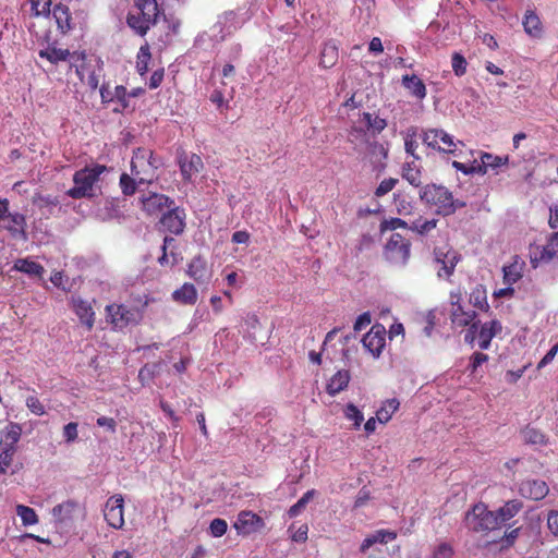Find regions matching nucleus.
Listing matches in <instances>:
<instances>
[{
    "label": "nucleus",
    "instance_id": "f257e3e1",
    "mask_svg": "<svg viewBox=\"0 0 558 558\" xmlns=\"http://www.w3.org/2000/svg\"><path fill=\"white\" fill-rule=\"evenodd\" d=\"M162 166L161 159L153 150L140 147L133 151L131 159V174L122 173L120 187L126 196L133 195L141 185L151 184L158 179V169Z\"/></svg>",
    "mask_w": 558,
    "mask_h": 558
},
{
    "label": "nucleus",
    "instance_id": "f03ea898",
    "mask_svg": "<svg viewBox=\"0 0 558 558\" xmlns=\"http://www.w3.org/2000/svg\"><path fill=\"white\" fill-rule=\"evenodd\" d=\"M422 202L436 208L441 216L452 215L457 209L465 206L464 202L454 199L452 193L442 185L426 184L420 190Z\"/></svg>",
    "mask_w": 558,
    "mask_h": 558
},
{
    "label": "nucleus",
    "instance_id": "7ed1b4c3",
    "mask_svg": "<svg viewBox=\"0 0 558 558\" xmlns=\"http://www.w3.org/2000/svg\"><path fill=\"white\" fill-rule=\"evenodd\" d=\"M105 171H107V168L101 165L76 171L73 175L74 186L68 190L66 195L74 199L94 197L96 195V184Z\"/></svg>",
    "mask_w": 558,
    "mask_h": 558
},
{
    "label": "nucleus",
    "instance_id": "20e7f679",
    "mask_svg": "<svg viewBox=\"0 0 558 558\" xmlns=\"http://www.w3.org/2000/svg\"><path fill=\"white\" fill-rule=\"evenodd\" d=\"M423 144L433 151L458 156L457 147L461 142H456L453 136L442 129H425L420 135Z\"/></svg>",
    "mask_w": 558,
    "mask_h": 558
},
{
    "label": "nucleus",
    "instance_id": "39448f33",
    "mask_svg": "<svg viewBox=\"0 0 558 558\" xmlns=\"http://www.w3.org/2000/svg\"><path fill=\"white\" fill-rule=\"evenodd\" d=\"M464 523L473 532H488L498 529L495 512L489 511L487 506L482 502L474 505L465 513Z\"/></svg>",
    "mask_w": 558,
    "mask_h": 558
},
{
    "label": "nucleus",
    "instance_id": "423d86ee",
    "mask_svg": "<svg viewBox=\"0 0 558 558\" xmlns=\"http://www.w3.org/2000/svg\"><path fill=\"white\" fill-rule=\"evenodd\" d=\"M386 257L395 265L404 266L410 257V242L399 233L392 234L386 244Z\"/></svg>",
    "mask_w": 558,
    "mask_h": 558
},
{
    "label": "nucleus",
    "instance_id": "0eeeda50",
    "mask_svg": "<svg viewBox=\"0 0 558 558\" xmlns=\"http://www.w3.org/2000/svg\"><path fill=\"white\" fill-rule=\"evenodd\" d=\"M106 312L110 323L114 328L122 329L129 324H135L140 319L137 311L129 308L124 305L111 304L106 307Z\"/></svg>",
    "mask_w": 558,
    "mask_h": 558
},
{
    "label": "nucleus",
    "instance_id": "6e6552de",
    "mask_svg": "<svg viewBox=\"0 0 558 558\" xmlns=\"http://www.w3.org/2000/svg\"><path fill=\"white\" fill-rule=\"evenodd\" d=\"M124 499L121 495L111 496L104 509V517L109 526L120 530L124 525Z\"/></svg>",
    "mask_w": 558,
    "mask_h": 558
},
{
    "label": "nucleus",
    "instance_id": "1a4fd4ad",
    "mask_svg": "<svg viewBox=\"0 0 558 558\" xmlns=\"http://www.w3.org/2000/svg\"><path fill=\"white\" fill-rule=\"evenodd\" d=\"M362 343L374 357H378L386 344V328L380 324L373 325Z\"/></svg>",
    "mask_w": 558,
    "mask_h": 558
},
{
    "label": "nucleus",
    "instance_id": "9d476101",
    "mask_svg": "<svg viewBox=\"0 0 558 558\" xmlns=\"http://www.w3.org/2000/svg\"><path fill=\"white\" fill-rule=\"evenodd\" d=\"M142 209L149 216L162 215L167 209L173 206V201L159 193H149L141 198Z\"/></svg>",
    "mask_w": 558,
    "mask_h": 558
},
{
    "label": "nucleus",
    "instance_id": "9b49d317",
    "mask_svg": "<svg viewBox=\"0 0 558 558\" xmlns=\"http://www.w3.org/2000/svg\"><path fill=\"white\" fill-rule=\"evenodd\" d=\"M233 526L239 534L250 535L258 532L264 526V521L251 511H242L239 513Z\"/></svg>",
    "mask_w": 558,
    "mask_h": 558
},
{
    "label": "nucleus",
    "instance_id": "f8f14e48",
    "mask_svg": "<svg viewBox=\"0 0 558 558\" xmlns=\"http://www.w3.org/2000/svg\"><path fill=\"white\" fill-rule=\"evenodd\" d=\"M460 260V255L453 250H435V262L440 265L437 272L439 277H450Z\"/></svg>",
    "mask_w": 558,
    "mask_h": 558
},
{
    "label": "nucleus",
    "instance_id": "ddd939ff",
    "mask_svg": "<svg viewBox=\"0 0 558 558\" xmlns=\"http://www.w3.org/2000/svg\"><path fill=\"white\" fill-rule=\"evenodd\" d=\"M185 213L183 209H180L179 207L172 206L167 209L160 219V223L165 229H167L169 232L173 234H180L183 232L185 227Z\"/></svg>",
    "mask_w": 558,
    "mask_h": 558
},
{
    "label": "nucleus",
    "instance_id": "4468645a",
    "mask_svg": "<svg viewBox=\"0 0 558 558\" xmlns=\"http://www.w3.org/2000/svg\"><path fill=\"white\" fill-rule=\"evenodd\" d=\"M187 275L198 284L207 286L213 277V270L204 258L196 256L189 264Z\"/></svg>",
    "mask_w": 558,
    "mask_h": 558
},
{
    "label": "nucleus",
    "instance_id": "2eb2a0df",
    "mask_svg": "<svg viewBox=\"0 0 558 558\" xmlns=\"http://www.w3.org/2000/svg\"><path fill=\"white\" fill-rule=\"evenodd\" d=\"M51 513L57 522L66 524L76 519L82 513V509L77 502L68 500L53 507Z\"/></svg>",
    "mask_w": 558,
    "mask_h": 558
},
{
    "label": "nucleus",
    "instance_id": "dca6fc26",
    "mask_svg": "<svg viewBox=\"0 0 558 558\" xmlns=\"http://www.w3.org/2000/svg\"><path fill=\"white\" fill-rule=\"evenodd\" d=\"M549 488L542 480H526L519 485V493L525 498L541 500L548 494Z\"/></svg>",
    "mask_w": 558,
    "mask_h": 558
},
{
    "label": "nucleus",
    "instance_id": "f3484780",
    "mask_svg": "<svg viewBox=\"0 0 558 558\" xmlns=\"http://www.w3.org/2000/svg\"><path fill=\"white\" fill-rule=\"evenodd\" d=\"M502 330V325L499 320L493 319L484 324L478 323L477 337L478 347L482 350H487L494 337L498 336Z\"/></svg>",
    "mask_w": 558,
    "mask_h": 558
},
{
    "label": "nucleus",
    "instance_id": "a211bd4d",
    "mask_svg": "<svg viewBox=\"0 0 558 558\" xmlns=\"http://www.w3.org/2000/svg\"><path fill=\"white\" fill-rule=\"evenodd\" d=\"M366 158L375 170L381 171L386 168L388 148L379 142H369L367 144Z\"/></svg>",
    "mask_w": 558,
    "mask_h": 558
},
{
    "label": "nucleus",
    "instance_id": "6ab92c4d",
    "mask_svg": "<svg viewBox=\"0 0 558 558\" xmlns=\"http://www.w3.org/2000/svg\"><path fill=\"white\" fill-rule=\"evenodd\" d=\"M181 173L184 179L191 180L204 167L202 158L196 154H183L179 157Z\"/></svg>",
    "mask_w": 558,
    "mask_h": 558
},
{
    "label": "nucleus",
    "instance_id": "aec40b11",
    "mask_svg": "<svg viewBox=\"0 0 558 558\" xmlns=\"http://www.w3.org/2000/svg\"><path fill=\"white\" fill-rule=\"evenodd\" d=\"M396 534L393 532H389L386 530H379L374 532L373 534H369L365 537V539L362 542L360 546V551L363 554H368V557H373V553H369V549L373 548L376 545H385L389 541L395 539Z\"/></svg>",
    "mask_w": 558,
    "mask_h": 558
},
{
    "label": "nucleus",
    "instance_id": "412c9836",
    "mask_svg": "<svg viewBox=\"0 0 558 558\" xmlns=\"http://www.w3.org/2000/svg\"><path fill=\"white\" fill-rule=\"evenodd\" d=\"M357 123L361 124L366 133H369L373 136L379 134L387 126V122L384 118L371 112H363L360 116Z\"/></svg>",
    "mask_w": 558,
    "mask_h": 558
},
{
    "label": "nucleus",
    "instance_id": "4be33fe9",
    "mask_svg": "<svg viewBox=\"0 0 558 558\" xmlns=\"http://www.w3.org/2000/svg\"><path fill=\"white\" fill-rule=\"evenodd\" d=\"M481 162H477V174L484 175L488 169L497 170L509 161L508 156H496L490 153H481Z\"/></svg>",
    "mask_w": 558,
    "mask_h": 558
},
{
    "label": "nucleus",
    "instance_id": "5701e85b",
    "mask_svg": "<svg viewBox=\"0 0 558 558\" xmlns=\"http://www.w3.org/2000/svg\"><path fill=\"white\" fill-rule=\"evenodd\" d=\"M73 307L81 323L84 324L88 330H90L95 322V313L90 304L82 299H76L73 301Z\"/></svg>",
    "mask_w": 558,
    "mask_h": 558
},
{
    "label": "nucleus",
    "instance_id": "b1692460",
    "mask_svg": "<svg viewBox=\"0 0 558 558\" xmlns=\"http://www.w3.org/2000/svg\"><path fill=\"white\" fill-rule=\"evenodd\" d=\"M8 225L4 227L14 238L26 239V219L19 213L8 214Z\"/></svg>",
    "mask_w": 558,
    "mask_h": 558
},
{
    "label": "nucleus",
    "instance_id": "393cba45",
    "mask_svg": "<svg viewBox=\"0 0 558 558\" xmlns=\"http://www.w3.org/2000/svg\"><path fill=\"white\" fill-rule=\"evenodd\" d=\"M557 254L547 243L544 246H534L530 248V262L534 268L542 263L550 262Z\"/></svg>",
    "mask_w": 558,
    "mask_h": 558
},
{
    "label": "nucleus",
    "instance_id": "a878e982",
    "mask_svg": "<svg viewBox=\"0 0 558 558\" xmlns=\"http://www.w3.org/2000/svg\"><path fill=\"white\" fill-rule=\"evenodd\" d=\"M172 299L180 304L193 305L197 301V290L192 283L186 282L173 291Z\"/></svg>",
    "mask_w": 558,
    "mask_h": 558
},
{
    "label": "nucleus",
    "instance_id": "bb28decb",
    "mask_svg": "<svg viewBox=\"0 0 558 558\" xmlns=\"http://www.w3.org/2000/svg\"><path fill=\"white\" fill-rule=\"evenodd\" d=\"M476 313L471 310H465L463 305H457L450 311V319L454 326L465 327L473 323Z\"/></svg>",
    "mask_w": 558,
    "mask_h": 558
},
{
    "label": "nucleus",
    "instance_id": "cd10ccee",
    "mask_svg": "<svg viewBox=\"0 0 558 558\" xmlns=\"http://www.w3.org/2000/svg\"><path fill=\"white\" fill-rule=\"evenodd\" d=\"M402 85L415 98L424 99L426 97V86L416 75H403Z\"/></svg>",
    "mask_w": 558,
    "mask_h": 558
},
{
    "label": "nucleus",
    "instance_id": "c85d7f7f",
    "mask_svg": "<svg viewBox=\"0 0 558 558\" xmlns=\"http://www.w3.org/2000/svg\"><path fill=\"white\" fill-rule=\"evenodd\" d=\"M135 7L140 14L146 19L148 23L154 25L158 17V4L156 0H134Z\"/></svg>",
    "mask_w": 558,
    "mask_h": 558
},
{
    "label": "nucleus",
    "instance_id": "c756f323",
    "mask_svg": "<svg viewBox=\"0 0 558 558\" xmlns=\"http://www.w3.org/2000/svg\"><path fill=\"white\" fill-rule=\"evenodd\" d=\"M521 509L522 502L519 500H510L506 502L497 512H495L498 527L518 514Z\"/></svg>",
    "mask_w": 558,
    "mask_h": 558
},
{
    "label": "nucleus",
    "instance_id": "7c9ffc66",
    "mask_svg": "<svg viewBox=\"0 0 558 558\" xmlns=\"http://www.w3.org/2000/svg\"><path fill=\"white\" fill-rule=\"evenodd\" d=\"M33 204L41 211V217L49 218L59 205V199L52 196L36 195L33 197Z\"/></svg>",
    "mask_w": 558,
    "mask_h": 558
},
{
    "label": "nucleus",
    "instance_id": "2f4dec72",
    "mask_svg": "<svg viewBox=\"0 0 558 558\" xmlns=\"http://www.w3.org/2000/svg\"><path fill=\"white\" fill-rule=\"evenodd\" d=\"M524 263L520 262L515 256L513 263L508 266L502 267L504 271V281L505 283L511 286L518 282L522 278Z\"/></svg>",
    "mask_w": 558,
    "mask_h": 558
},
{
    "label": "nucleus",
    "instance_id": "473e14b6",
    "mask_svg": "<svg viewBox=\"0 0 558 558\" xmlns=\"http://www.w3.org/2000/svg\"><path fill=\"white\" fill-rule=\"evenodd\" d=\"M350 381V374L348 371L337 372L329 380L327 385V392L330 396H335L340 391L344 390Z\"/></svg>",
    "mask_w": 558,
    "mask_h": 558
},
{
    "label": "nucleus",
    "instance_id": "72a5a7b5",
    "mask_svg": "<svg viewBox=\"0 0 558 558\" xmlns=\"http://www.w3.org/2000/svg\"><path fill=\"white\" fill-rule=\"evenodd\" d=\"M13 269L27 274L31 277H41L44 274V267L28 258H19L13 265Z\"/></svg>",
    "mask_w": 558,
    "mask_h": 558
},
{
    "label": "nucleus",
    "instance_id": "f704fd0d",
    "mask_svg": "<svg viewBox=\"0 0 558 558\" xmlns=\"http://www.w3.org/2000/svg\"><path fill=\"white\" fill-rule=\"evenodd\" d=\"M52 15L57 22L58 28L65 33L71 28V15L69 8L64 4H56L52 9Z\"/></svg>",
    "mask_w": 558,
    "mask_h": 558
},
{
    "label": "nucleus",
    "instance_id": "c9c22d12",
    "mask_svg": "<svg viewBox=\"0 0 558 558\" xmlns=\"http://www.w3.org/2000/svg\"><path fill=\"white\" fill-rule=\"evenodd\" d=\"M338 60V47L333 41H328L323 46L320 51V65L329 69L336 64Z\"/></svg>",
    "mask_w": 558,
    "mask_h": 558
},
{
    "label": "nucleus",
    "instance_id": "e433bc0d",
    "mask_svg": "<svg viewBox=\"0 0 558 558\" xmlns=\"http://www.w3.org/2000/svg\"><path fill=\"white\" fill-rule=\"evenodd\" d=\"M524 31L533 37H538L542 33L541 20L534 11L527 10L523 19Z\"/></svg>",
    "mask_w": 558,
    "mask_h": 558
},
{
    "label": "nucleus",
    "instance_id": "4c0bfd02",
    "mask_svg": "<svg viewBox=\"0 0 558 558\" xmlns=\"http://www.w3.org/2000/svg\"><path fill=\"white\" fill-rule=\"evenodd\" d=\"M522 438L526 444L533 446H545L548 441L546 435L542 430L530 426L522 430Z\"/></svg>",
    "mask_w": 558,
    "mask_h": 558
},
{
    "label": "nucleus",
    "instance_id": "58836bf2",
    "mask_svg": "<svg viewBox=\"0 0 558 558\" xmlns=\"http://www.w3.org/2000/svg\"><path fill=\"white\" fill-rule=\"evenodd\" d=\"M235 14L233 12H227L213 26L211 31L214 33V37L217 40H223L228 35L232 33L230 27L227 28V32H223L225 25L231 21H233Z\"/></svg>",
    "mask_w": 558,
    "mask_h": 558
},
{
    "label": "nucleus",
    "instance_id": "ea45409f",
    "mask_svg": "<svg viewBox=\"0 0 558 558\" xmlns=\"http://www.w3.org/2000/svg\"><path fill=\"white\" fill-rule=\"evenodd\" d=\"M399 405V401L395 398L385 401L376 413L378 422L387 423L391 418L392 414L398 410Z\"/></svg>",
    "mask_w": 558,
    "mask_h": 558
},
{
    "label": "nucleus",
    "instance_id": "a19ab883",
    "mask_svg": "<svg viewBox=\"0 0 558 558\" xmlns=\"http://www.w3.org/2000/svg\"><path fill=\"white\" fill-rule=\"evenodd\" d=\"M437 226L436 219H423L422 217H418L412 221H410L409 229L412 231L417 232L421 235L427 234L432 230H434Z\"/></svg>",
    "mask_w": 558,
    "mask_h": 558
},
{
    "label": "nucleus",
    "instance_id": "79ce46f5",
    "mask_svg": "<svg viewBox=\"0 0 558 558\" xmlns=\"http://www.w3.org/2000/svg\"><path fill=\"white\" fill-rule=\"evenodd\" d=\"M70 51L68 49H59V48H47L39 51V57L45 58L51 63H58L60 61H65L70 57Z\"/></svg>",
    "mask_w": 558,
    "mask_h": 558
},
{
    "label": "nucleus",
    "instance_id": "37998d69",
    "mask_svg": "<svg viewBox=\"0 0 558 558\" xmlns=\"http://www.w3.org/2000/svg\"><path fill=\"white\" fill-rule=\"evenodd\" d=\"M470 303L480 310H488L486 290L482 284H477L470 293Z\"/></svg>",
    "mask_w": 558,
    "mask_h": 558
},
{
    "label": "nucleus",
    "instance_id": "c03bdc74",
    "mask_svg": "<svg viewBox=\"0 0 558 558\" xmlns=\"http://www.w3.org/2000/svg\"><path fill=\"white\" fill-rule=\"evenodd\" d=\"M402 177L405 179L411 185L420 186L422 183V175L420 168L415 167L411 162H407L402 168Z\"/></svg>",
    "mask_w": 558,
    "mask_h": 558
},
{
    "label": "nucleus",
    "instance_id": "a18cd8bd",
    "mask_svg": "<svg viewBox=\"0 0 558 558\" xmlns=\"http://www.w3.org/2000/svg\"><path fill=\"white\" fill-rule=\"evenodd\" d=\"M128 25L141 36H144L151 26V24L148 23L140 13L137 15L132 13L129 14Z\"/></svg>",
    "mask_w": 558,
    "mask_h": 558
},
{
    "label": "nucleus",
    "instance_id": "49530a36",
    "mask_svg": "<svg viewBox=\"0 0 558 558\" xmlns=\"http://www.w3.org/2000/svg\"><path fill=\"white\" fill-rule=\"evenodd\" d=\"M16 448L0 447V473L7 474L12 465Z\"/></svg>",
    "mask_w": 558,
    "mask_h": 558
},
{
    "label": "nucleus",
    "instance_id": "de8ad7c7",
    "mask_svg": "<svg viewBox=\"0 0 558 558\" xmlns=\"http://www.w3.org/2000/svg\"><path fill=\"white\" fill-rule=\"evenodd\" d=\"M16 514L21 518L23 525H34L38 522V515L35 510L24 505L16 506Z\"/></svg>",
    "mask_w": 558,
    "mask_h": 558
},
{
    "label": "nucleus",
    "instance_id": "09e8293b",
    "mask_svg": "<svg viewBox=\"0 0 558 558\" xmlns=\"http://www.w3.org/2000/svg\"><path fill=\"white\" fill-rule=\"evenodd\" d=\"M349 142L354 145L355 149H357V147L364 143H369L367 140V133L357 122L352 126L349 133Z\"/></svg>",
    "mask_w": 558,
    "mask_h": 558
},
{
    "label": "nucleus",
    "instance_id": "8fccbe9b",
    "mask_svg": "<svg viewBox=\"0 0 558 558\" xmlns=\"http://www.w3.org/2000/svg\"><path fill=\"white\" fill-rule=\"evenodd\" d=\"M150 60V52L148 46H143L140 48V51L137 53V61H136V70L140 75H144L148 71V62Z\"/></svg>",
    "mask_w": 558,
    "mask_h": 558
},
{
    "label": "nucleus",
    "instance_id": "3c124183",
    "mask_svg": "<svg viewBox=\"0 0 558 558\" xmlns=\"http://www.w3.org/2000/svg\"><path fill=\"white\" fill-rule=\"evenodd\" d=\"M21 437V432L17 426H12L1 438L0 447H14Z\"/></svg>",
    "mask_w": 558,
    "mask_h": 558
},
{
    "label": "nucleus",
    "instance_id": "603ef678",
    "mask_svg": "<svg viewBox=\"0 0 558 558\" xmlns=\"http://www.w3.org/2000/svg\"><path fill=\"white\" fill-rule=\"evenodd\" d=\"M315 495V490L312 489V490H308L306 492L299 500L296 504H294L290 509H289V515L290 517H296L299 515L302 510L306 507V505L308 504V501L313 498V496Z\"/></svg>",
    "mask_w": 558,
    "mask_h": 558
},
{
    "label": "nucleus",
    "instance_id": "864d4df0",
    "mask_svg": "<svg viewBox=\"0 0 558 558\" xmlns=\"http://www.w3.org/2000/svg\"><path fill=\"white\" fill-rule=\"evenodd\" d=\"M466 60L465 58L459 53L454 52L451 58V66L457 76H462L466 72Z\"/></svg>",
    "mask_w": 558,
    "mask_h": 558
},
{
    "label": "nucleus",
    "instance_id": "5fc2aeb1",
    "mask_svg": "<svg viewBox=\"0 0 558 558\" xmlns=\"http://www.w3.org/2000/svg\"><path fill=\"white\" fill-rule=\"evenodd\" d=\"M345 417L354 422V427L359 428L364 420L362 412L353 404H348L344 410Z\"/></svg>",
    "mask_w": 558,
    "mask_h": 558
},
{
    "label": "nucleus",
    "instance_id": "6e6d98bb",
    "mask_svg": "<svg viewBox=\"0 0 558 558\" xmlns=\"http://www.w3.org/2000/svg\"><path fill=\"white\" fill-rule=\"evenodd\" d=\"M25 402L28 410L35 415L41 416L46 413L44 404L36 396H28Z\"/></svg>",
    "mask_w": 558,
    "mask_h": 558
},
{
    "label": "nucleus",
    "instance_id": "4d7b16f0",
    "mask_svg": "<svg viewBox=\"0 0 558 558\" xmlns=\"http://www.w3.org/2000/svg\"><path fill=\"white\" fill-rule=\"evenodd\" d=\"M452 557H453V548L448 543L438 544L432 553V558H452Z\"/></svg>",
    "mask_w": 558,
    "mask_h": 558
},
{
    "label": "nucleus",
    "instance_id": "13d9d810",
    "mask_svg": "<svg viewBox=\"0 0 558 558\" xmlns=\"http://www.w3.org/2000/svg\"><path fill=\"white\" fill-rule=\"evenodd\" d=\"M228 529V524L223 519H214L210 522L209 530L214 537L222 536Z\"/></svg>",
    "mask_w": 558,
    "mask_h": 558
},
{
    "label": "nucleus",
    "instance_id": "bf43d9fd",
    "mask_svg": "<svg viewBox=\"0 0 558 558\" xmlns=\"http://www.w3.org/2000/svg\"><path fill=\"white\" fill-rule=\"evenodd\" d=\"M397 183H398V180L393 179V178L383 180L379 183V185L377 186V189L375 191V195L378 197H381V196L388 194L390 191L393 190V187L396 186Z\"/></svg>",
    "mask_w": 558,
    "mask_h": 558
},
{
    "label": "nucleus",
    "instance_id": "052dcab7",
    "mask_svg": "<svg viewBox=\"0 0 558 558\" xmlns=\"http://www.w3.org/2000/svg\"><path fill=\"white\" fill-rule=\"evenodd\" d=\"M78 437L77 423L71 422L63 427V438L65 442H74Z\"/></svg>",
    "mask_w": 558,
    "mask_h": 558
},
{
    "label": "nucleus",
    "instance_id": "680f3d73",
    "mask_svg": "<svg viewBox=\"0 0 558 558\" xmlns=\"http://www.w3.org/2000/svg\"><path fill=\"white\" fill-rule=\"evenodd\" d=\"M452 167L466 175L477 173V160H473L470 166L454 160Z\"/></svg>",
    "mask_w": 558,
    "mask_h": 558
},
{
    "label": "nucleus",
    "instance_id": "e2e57ef3",
    "mask_svg": "<svg viewBox=\"0 0 558 558\" xmlns=\"http://www.w3.org/2000/svg\"><path fill=\"white\" fill-rule=\"evenodd\" d=\"M51 0H33L32 8L36 15L47 14L50 12Z\"/></svg>",
    "mask_w": 558,
    "mask_h": 558
},
{
    "label": "nucleus",
    "instance_id": "0e129e2a",
    "mask_svg": "<svg viewBox=\"0 0 558 558\" xmlns=\"http://www.w3.org/2000/svg\"><path fill=\"white\" fill-rule=\"evenodd\" d=\"M415 134V132H413ZM418 147L417 141L414 138V135H408L404 142V148L407 154L411 155L414 159H420V157L415 154Z\"/></svg>",
    "mask_w": 558,
    "mask_h": 558
},
{
    "label": "nucleus",
    "instance_id": "69168bd1",
    "mask_svg": "<svg viewBox=\"0 0 558 558\" xmlns=\"http://www.w3.org/2000/svg\"><path fill=\"white\" fill-rule=\"evenodd\" d=\"M547 527L554 536L558 537V511L557 510H551L548 512Z\"/></svg>",
    "mask_w": 558,
    "mask_h": 558
},
{
    "label": "nucleus",
    "instance_id": "338daca9",
    "mask_svg": "<svg viewBox=\"0 0 558 558\" xmlns=\"http://www.w3.org/2000/svg\"><path fill=\"white\" fill-rule=\"evenodd\" d=\"M487 360H488L487 354H484L481 352L474 353L472 356L471 365H470L471 372L475 373L477 367L481 366L483 363L487 362Z\"/></svg>",
    "mask_w": 558,
    "mask_h": 558
},
{
    "label": "nucleus",
    "instance_id": "774afa93",
    "mask_svg": "<svg viewBox=\"0 0 558 558\" xmlns=\"http://www.w3.org/2000/svg\"><path fill=\"white\" fill-rule=\"evenodd\" d=\"M97 425L107 428L110 433H116L117 423L112 417L100 416L97 418Z\"/></svg>",
    "mask_w": 558,
    "mask_h": 558
}]
</instances>
